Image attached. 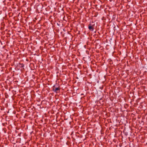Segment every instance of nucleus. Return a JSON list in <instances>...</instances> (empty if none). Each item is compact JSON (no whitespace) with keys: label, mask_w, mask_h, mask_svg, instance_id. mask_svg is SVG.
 I'll use <instances>...</instances> for the list:
<instances>
[{"label":"nucleus","mask_w":147,"mask_h":147,"mask_svg":"<svg viewBox=\"0 0 147 147\" xmlns=\"http://www.w3.org/2000/svg\"><path fill=\"white\" fill-rule=\"evenodd\" d=\"M60 88L59 87L57 88H56L55 86H54L53 88V91L54 92L57 93V92H60Z\"/></svg>","instance_id":"f257e3e1"},{"label":"nucleus","mask_w":147,"mask_h":147,"mask_svg":"<svg viewBox=\"0 0 147 147\" xmlns=\"http://www.w3.org/2000/svg\"><path fill=\"white\" fill-rule=\"evenodd\" d=\"M94 25L91 26V24H89L88 26V29L91 31H93L94 30Z\"/></svg>","instance_id":"f03ea898"},{"label":"nucleus","mask_w":147,"mask_h":147,"mask_svg":"<svg viewBox=\"0 0 147 147\" xmlns=\"http://www.w3.org/2000/svg\"><path fill=\"white\" fill-rule=\"evenodd\" d=\"M20 67L21 68L24 67V65L23 64H19Z\"/></svg>","instance_id":"7ed1b4c3"}]
</instances>
